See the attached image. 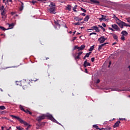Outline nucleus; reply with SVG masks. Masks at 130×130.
<instances>
[{"mask_svg":"<svg viewBox=\"0 0 130 130\" xmlns=\"http://www.w3.org/2000/svg\"><path fill=\"white\" fill-rule=\"evenodd\" d=\"M126 20H127V22H128V23H129V24H130L129 18H126Z\"/></svg>","mask_w":130,"mask_h":130,"instance_id":"47","label":"nucleus"},{"mask_svg":"<svg viewBox=\"0 0 130 130\" xmlns=\"http://www.w3.org/2000/svg\"><path fill=\"white\" fill-rule=\"evenodd\" d=\"M91 35H97V33H96V32H91L89 34V36H91Z\"/></svg>","mask_w":130,"mask_h":130,"instance_id":"40","label":"nucleus"},{"mask_svg":"<svg viewBox=\"0 0 130 130\" xmlns=\"http://www.w3.org/2000/svg\"><path fill=\"white\" fill-rule=\"evenodd\" d=\"M121 40H122L123 41H124L125 40V38H124V36H121Z\"/></svg>","mask_w":130,"mask_h":130,"instance_id":"38","label":"nucleus"},{"mask_svg":"<svg viewBox=\"0 0 130 130\" xmlns=\"http://www.w3.org/2000/svg\"><path fill=\"white\" fill-rule=\"evenodd\" d=\"M19 108L22 111H24V110H25V109H24V107L21 105H19Z\"/></svg>","mask_w":130,"mask_h":130,"instance_id":"26","label":"nucleus"},{"mask_svg":"<svg viewBox=\"0 0 130 130\" xmlns=\"http://www.w3.org/2000/svg\"><path fill=\"white\" fill-rule=\"evenodd\" d=\"M74 58L75 60H77V59L81 58V57H80V56L78 55H77V56H74Z\"/></svg>","mask_w":130,"mask_h":130,"instance_id":"37","label":"nucleus"},{"mask_svg":"<svg viewBox=\"0 0 130 130\" xmlns=\"http://www.w3.org/2000/svg\"><path fill=\"white\" fill-rule=\"evenodd\" d=\"M2 16H6V11L5 10H3V11L1 12Z\"/></svg>","mask_w":130,"mask_h":130,"instance_id":"31","label":"nucleus"},{"mask_svg":"<svg viewBox=\"0 0 130 130\" xmlns=\"http://www.w3.org/2000/svg\"><path fill=\"white\" fill-rule=\"evenodd\" d=\"M109 65H110V66H111V61H110V62H109Z\"/></svg>","mask_w":130,"mask_h":130,"instance_id":"62","label":"nucleus"},{"mask_svg":"<svg viewBox=\"0 0 130 130\" xmlns=\"http://www.w3.org/2000/svg\"><path fill=\"white\" fill-rule=\"evenodd\" d=\"M61 22L60 20H56L54 21V23H55V29H59L60 28V26H61Z\"/></svg>","mask_w":130,"mask_h":130,"instance_id":"5","label":"nucleus"},{"mask_svg":"<svg viewBox=\"0 0 130 130\" xmlns=\"http://www.w3.org/2000/svg\"><path fill=\"white\" fill-rule=\"evenodd\" d=\"M105 40H107V38H106L104 36H102L98 39V41L100 44H102L105 42Z\"/></svg>","mask_w":130,"mask_h":130,"instance_id":"8","label":"nucleus"},{"mask_svg":"<svg viewBox=\"0 0 130 130\" xmlns=\"http://www.w3.org/2000/svg\"><path fill=\"white\" fill-rule=\"evenodd\" d=\"M102 17H103V20H106V16L102 15Z\"/></svg>","mask_w":130,"mask_h":130,"instance_id":"43","label":"nucleus"},{"mask_svg":"<svg viewBox=\"0 0 130 130\" xmlns=\"http://www.w3.org/2000/svg\"><path fill=\"white\" fill-rule=\"evenodd\" d=\"M46 117H48L50 119V120H51L52 115L50 114H42L41 115L38 116L36 119V120L38 121V122H40L41 120H43V119H45Z\"/></svg>","mask_w":130,"mask_h":130,"instance_id":"1","label":"nucleus"},{"mask_svg":"<svg viewBox=\"0 0 130 130\" xmlns=\"http://www.w3.org/2000/svg\"><path fill=\"white\" fill-rule=\"evenodd\" d=\"M16 128H17V129H18V130H23V129H24V128H23L22 126H17Z\"/></svg>","mask_w":130,"mask_h":130,"instance_id":"30","label":"nucleus"},{"mask_svg":"<svg viewBox=\"0 0 130 130\" xmlns=\"http://www.w3.org/2000/svg\"><path fill=\"white\" fill-rule=\"evenodd\" d=\"M0 109L1 110H5V109H6V107H5L4 106H0Z\"/></svg>","mask_w":130,"mask_h":130,"instance_id":"34","label":"nucleus"},{"mask_svg":"<svg viewBox=\"0 0 130 130\" xmlns=\"http://www.w3.org/2000/svg\"><path fill=\"white\" fill-rule=\"evenodd\" d=\"M36 3V1H32V4L33 5H35Z\"/></svg>","mask_w":130,"mask_h":130,"instance_id":"56","label":"nucleus"},{"mask_svg":"<svg viewBox=\"0 0 130 130\" xmlns=\"http://www.w3.org/2000/svg\"><path fill=\"white\" fill-rule=\"evenodd\" d=\"M99 27H100L101 28H102L103 26L101 25H99Z\"/></svg>","mask_w":130,"mask_h":130,"instance_id":"64","label":"nucleus"},{"mask_svg":"<svg viewBox=\"0 0 130 130\" xmlns=\"http://www.w3.org/2000/svg\"><path fill=\"white\" fill-rule=\"evenodd\" d=\"M101 29H102V30H103L104 31H105V28H104L103 26L101 28Z\"/></svg>","mask_w":130,"mask_h":130,"instance_id":"58","label":"nucleus"},{"mask_svg":"<svg viewBox=\"0 0 130 130\" xmlns=\"http://www.w3.org/2000/svg\"><path fill=\"white\" fill-rule=\"evenodd\" d=\"M115 18H116V16H115V14L113 15V18L115 19Z\"/></svg>","mask_w":130,"mask_h":130,"instance_id":"59","label":"nucleus"},{"mask_svg":"<svg viewBox=\"0 0 130 130\" xmlns=\"http://www.w3.org/2000/svg\"><path fill=\"white\" fill-rule=\"evenodd\" d=\"M120 124V121H117L113 125L114 128H115V127H118Z\"/></svg>","mask_w":130,"mask_h":130,"instance_id":"14","label":"nucleus"},{"mask_svg":"<svg viewBox=\"0 0 130 130\" xmlns=\"http://www.w3.org/2000/svg\"><path fill=\"white\" fill-rule=\"evenodd\" d=\"M85 47H86V46H85V45H82L80 47L75 46L74 47L73 50H75L76 49H78V51H81V50H83L85 48Z\"/></svg>","mask_w":130,"mask_h":130,"instance_id":"7","label":"nucleus"},{"mask_svg":"<svg viewBox=\"0 0 130 130\" xmlns=\"http://www.w3.org/2000/svg\"><path fill=\"white\" fill-rule=\"evenodd\" d=\"M91 66V64L89 62H88V61L85 60L83 64V67L84 68H87V67H90Z\"/></svg>","mask_w":130,"mask_h":130,"instance_id":"12","label":"nucleus"},{"mask_svg":"<svg viewBox=\"0 0 130 130\" xmlns=\"http://www.w3.org/2000/svg\"><path fill=\"white\" fill-rule=\"evenodd\" d=\"M7 2H10V3H12L13 2L12 0H7Z\"/></svg>","mask_w":130,"mask_h":130,"instance_id":"61","label":"nucleus"},{"mask_svg":"<svg viewBox=\"0 0 130 130\" xmlns=\"http://www.w3.org/2000/svg\"><path fill=\"white\" fill-rule=\"evenodd\" d=\"M85 73H86V74H88V70H87V69H85Z\"/></svg>","mask_w":130,"mask_h":130,"instance_id":"54","label":"nucleus"},{"mask_svg":"<svg viewBox=\"0 0 130 130\" xmlns=\"http://www.w3.org/2000/svg\"><path fill=\"white\" fill-rule=\"evenodd\" d=\"M91 54V52H89L86 54L85 57H89L90 56V55Z\"/></svg>","mask_w":130,"mask_h":130,"instance_id":"36","label":"nucleus"},{"mask_svg":"<svg viewBox=\"0 0 130 130\" xmlns=\"http://www.w3.org/2000/svg\"><path fill=\"white\" fill-rule=\"evenodd\" d=\"M119 120H126L125 118H120Z\"/></svg>","mask_w":130,"mask_h":130,"instance_id":"44","label":"nucleus"},{"mask_svg":"<svg viewBox=\"0 0 130 130\" xmlns=\"http://www.w3.org/2000/svg\"><path fill=\"white\" fill-rule=\"evenodd\" d=\"M77 54L80 57V56H81V55H82V54H83V52H79V53H78Z\"/></svg>","mask_w":130,"mask_h":130,"instance_id":"42","label":"nucleus"},{"mask_svg":"<svg viewBox=\"0 0 130 130\" xmlns=\"http://www.w3.org/2000/svg\"><path fill=\"white\" fill-rule=\"evenodd\" d=\"M93 127H94V128H96V129L102 130V128H99V126H98V125H97L96 124L93 125Z\"/></svg>","mask_w":130,"mask_h":130,"instance_id":"23","label":"nucleus"},{"mask_svg":"<svg viewBox=\"0 0 130 130\" xmlns=\"http://www.w3.org/2000/svg\"><path fill=\"white\" fill-rule=\"evenodd\" d=\"M89 16L87 15L84 19V21H86V22H88V21L89 20Z\"/></svg>","mask_w":130,"mask_h":130,"instance_id":"27","label":"nucleus"},{"mask_svg":"<svg viewBox=\"0 0 130 130\" xmlns=\"http://www.w3.org/2000/svg\"><path fill=\"white\" fill-rule=\"evenodd\" d=\"M82 16H83V17H85V16H86V14L85 13H82Z\"/></svg>","mask_w":130,"mask_h":130,"instance_id":"57","label":"nucleus"},{"mask_svg":"<svg viewBox=\"0 0 130 130\" xmlns=\"http://www.w3.org/2000/svg\"><path fill=\"white\" fill-rule=\"evenodd\" d=\"M91 4H95V5H99L100 4V2L96 0H90Z\"/></svg>","mask_w":130,"mask_h":130,"instance_id":"15","label":"nucleus"},{"mask_svg":"<svg viewBox=\"0 0 130 130\" xmlns=\"http://www.w3.org/2000/svg\"><path fill=\"white\" fill-rule=\"evenodd\" d=\"M109 30H111V31H114V29H113V28H112L111 27H109Z\"/></svg>","mask_w":130,"mask_h":130,"instance_id":"51","label":"nucleus"},{"mask_svg":"<svg viewBox=\"0 0 130 130\" xmlns=\"http://www.w3.org/2000/svg\"><path fill=\"white\" fill-rule=\"evenodd\" d=\"M76 39H77V37H75L73 38V39L71 41L74 42V41H75V40H76Z\"/></svg>","mask_w":130,"mask_h":130,"instance_id":"45","label":"nucleus"},{"mask_svg":"<svg viewBox=\"0 0 130 130\" xmlns=\"http://www.w3.org/2000/svg\"><path fill=\"white\" fill-rule=\"evenodd\" d=\"M121 34H122V35L123 36H127V35H128V33L125 30H123L121 32Z\"/></svg>","mask_w":130,"mask_h":130,"instance_id":"17","label":"nucleus"},{"mask_svg":"<svg viewBox=\"0 0 130 130\" xmlns=\"http://www.w3.org/2000/svg\"><path fill=\"white\" fill-rule=\"evenodd\" d=\"M111 35L113 36L114 39H115V40H117L118 37H117V35H116L115 34H112L111 33Z\"/></svg>","mask_w":130,"mask_h":130,"instance_id":"18","label":"nucleus"},{"mask_svg":"<svg viewBox=\"0 0 130 130\" xmlns=\"http://www.w3.org/2000/svg\"><path fill=\"white\" fill-rule=\"evenodd\" d=\"M78 8V5H75L74 7L73 8V11L74 12H77V10H76Z\"/></svg>","mask_w":130,"mask_h":130,"instance_id":"35","label":"nucleus"},{"mask_svg":"<svg viewBox=\"0 0 130 130\" xmlns=\"http://www.w3.org/2000/svg\"><path fill=\"white\" fill-rule=\"evenodd\" d=\"M118 25L121 28V29L123 28V26H125V27H130V24H127L123 21H121V22L118 23Z\"/></svg>","mask_w":130,"mask_h":130,"instance_id":"6","label":"nucleus"},{"mask_svg":"<svg viewBox=\"0 0 130 130\" xmlns=\"http://www.w3.org/2000/svg\"><path fill=\"white\" fill-rule=\"evenodd\" d=\"M103 20H104V19H103V17H101V18H99V20H100V21H103Z\"/></svg>","mask_w":130,"mask_h":130,"instance_id":"52","label":"nucleus"},{"mask_svg":"<svg viewBox=\"0 0 130 130\" xmlns=\"http://www.w3.org/2000/svg\"><path fill=\"white\" fill-rule=\"evenodd\" d=\"M39 127H40V126H37L36 127L37 129H39Z\"/></svg>","mask_w":130,"mask_h":130,"instance_id":"60","label":"nucleus"},{"mask_svg":"<svg viewBox=\"0 0 130 130\" xmlns=\"http://www.w3.org/2000/svg\"><path fill=\"white\" fill-rule=\"evenodd\" d=\"M81 11H82V12H83V13H86L87 12V11L85 9H84L82 8H81Z\"/></svg>","mask_w":130,"mask_h":130,"instance_id":"41","label":"nucleus"},{"mask_svg":"<svg viewBox=\"0 0 130 130\" xmlns=\"http://www.w3.org/2000/svg\"><path fill=\"white\" fill-rule=\"evenodd\" d=\"M47 0H38V2H44V1L45 2Z\"/></svg>","mask_w":130,"mask_h":130,"instance_id":"55","label":"nucleus"},{"mask_svg":"<svg viewBox=\"0 0 130 130\" xmlns=\"http://www.w3.org/2000/svg\"><path fill=\"white\" fill-rule=\"evenodd\" d=\"M83 23H81L80 22H77V23H74V25H75L76 26H79V25H82Z\"/></svg>","mask_w":130,"mask_h":130,"instance_id":"28","label":"nucleus"},{"mask_svg":"<svg viewBox=\"0 0 130 130\" xmlns=\"http://www.w3.org/2000/svg\"><path fill=\"white\" fill-rule=\"evenodd\" d=\"M94 45L92 46L89 49V51H92L94 50Z\"/></svg>","mask_w":130,"mask_h":130,"instance_id":"33","label":"nucleus"},{"mask_svg":"<svg viewBox=\"0 0 130 130\" xmlns=\"http://www.w3.org/2000/svg\"><path fill=\"white\" fill-rule=\"evenodd\" d=\"M21 4V7L19 8L20 11H23V9H24V3L23 2H20Z\"/></svg>","mask_w":130,"mask_h":130,"instance_id":"22","label":"nucleus"},{"mask_svg":"<svg viewBox=\"0 0 130 130\" xmlns=\"http://www.w3.org/2000/svg\"><path fill=\"white\" fill-rule=\"evenodd\" d=\"M24 112H25V113H27V114H30V115H32V112H30V111H29L28 109L24 110Z\"/></svg>","mask_w":130,"mask_h":130,"instance_id":"19","label":"nucleus"},{"mask_svg":"<svg viewBox=\"0 0 130 130\" xmlns=\"http://www.w3.org/2000/svg\"><path fill=\"white\" fill-rule=\"evenodd\" d=\"M2 18L3 19V20H5L6 18H7V16L6 15H2Z\"/></svg>","mask_w":130,"mask_h":130,"instance_id":"39","label":"nucleus"},{"mask_svg":"<svg viewBox=\"0 0 130 130\" xmlns=\"http://www.w3.org/2000/svg\"><path fill=\"white\" fill-rule=\"evenodd\" d=\"M99 83H100V80L98 79L97 81H96V83L99 84Z\"/></svg>","mask_w":130,"mask_h":130,"instance_id":"53","label":"nucleus"},{"mask_svg":"<svg viewBox=\"0 0 130 130\" xmlns=\"http://www.w3.org/2000/svg\"><path fill=\"white\" fill-rule=\"evenodd\" d=\"M0 29H1V30H3V31H6V30H9V29H10V28L6 29V28H5V27H4V26H0Z\"/></svg>","mask_w":130,"mask_h":130,"instance_id":"24","label":"nucleus"},{"mask_svg":"<svg viewBox=\"0 0 130 130\" xmlns=\"http://www.w3.org/2000/svg\"><path fill=\"white\" fill-rule=\"evenodd\" d=\"M112 28H113V29H114L115 30H116V31H119V30H120L118 26L115 24H112Z\"/></svg>","mask_w":130,"mask_h":130,"instance_id":"10","label":"nucleus"},{"mask_svg":"<svg viewBox=\"0 0 130 130\" xmlns=\"http://www.w3.org/2000/svg\"><path fill=\"white\" fill-rule=\"evenodd\" d=\"M102 26H103V27H106V24H105V23H102Z\"/></svg>","mask_w":130,"mask_h":130,"instance_id":"50","label":"nucleus"},{"mask_svg":"<svg viewBox=\"0 0 130 130\" xmlns=\"http://www.w3.org/2000/svg\"><path fill=\"white\" fill-rule=\"evenodd\" d=\"M66 10H67L69 11V12H71L72 11V6L68 5L66 8Z\"/></svg>","mask_w":130,"mask_h":130,"instance_id":"16","label":"nucleus"},{"mask_svg":"<svg viewBox=\"0 0 130 130\" xmlns=\"http://www.w3.org/2000/svg\"><path fill=\"white\" fill-rule=\"evenodd\" d=\"M29 85L31 86V80H24L21 81V85L23 88V89L27 88Z\"/></svg>","mask_w":130,"mask_h":130,"instance_id":"2","label":"nucleus"},{"mask_svg":"<svg viewBox=\"0 0 130 130\" xmlns=\"http://www.w3.org/2000/svg\"><path fill=\"white\" fill-rule=\"evenodd\" d=\"M114 19V20H115L116 22H117V24H118V23H121V22H122V21L119 20V19L117 17H115V18Z\"/></svg>","mask_w":130,"mask_h":130,"instance_id":"20","label":"nucleus"},{"mask_svg":"<svg viewBox=\"0 0 130 130\" xmlns=\"http://www.w3.org/2000/svg\"><path fill=\"white\" fill-rule=\"evenodd\" d=\"M104 129V130H110L111 129V127H106L105 128H102V130Z\"/></svg>","mask_w":130,"mask_h":130,"instance_id":"29","label":"nucleus"},{"mask_svg":"<svg viewBox=\"0 0 130 130\" xmlns=\"http://www.w3.org/2000/svg\"><path fill=\"white\" fill-rule=\"evenodd\" d=\"M7 25H8L9 27V29H13L14 26V23H11V24L7 23Z\"/></svg>","mask_w":130,"mask_h":130,"instance_id":"21","label":"nucleus"},{"mask_svg":"<svg viewBox=\"0 0 130 130\" xmlns=\"http://www.w3.org/2000/svg\"><path fill=\"white\" fill-rule=\"evenodd\" d=\"M51 121H53V122H55L57 124H59V125H61V126H62V125H61V124H60V123L57 122V120H55V119H54L53 116H52V118L51 119Z\"/></svg>","mask_w":130,"mask_h":130,"instance_id":"13","label":"nucleus"},{"mask_svg":"<svg viewBox=\"0 0 130 130\" xmlns=\"http://www.w3.org/2000/svg\"><path fill=\"white\" fill-rule=\"evenodd\" d=\"M38 79H32L31 80L30 83H33V82H36L37 81H38Z\"/></svg>","mask_w":130,"mask_h":130,"instance_id":"32","label":"nucleus"},{"mask_svg":"<svg viewBox=\"0 0 130 130\" xmlns=\"http://www.w3.org/2000/svg\"><path fill=\"white\" fill-rule=\"evenodd\" d=\"M4 9H5V6H4V5H2V7H1V9L4 10Z\"/></svg>","mask_w":130,"mask_h":130,"instance_id":"49","label":"nucleus"},{"mask_svg":"<svg viewBox=\"0 0 130 130\" xmlns=\"http://www.w3.org/2000/svg\"><path fill=\"white\" fill-rule=\"evenodd\" d=\"M11 14H12V15H15V13H14V12H11Z\"/></svg>","mask_w":130,"mask_h":130,"instance_id":"63","label":"nucleus"},{"mask_svg":"<svg viewBox=\"0 0 130 130\" xmlns=\"http://www.w3.org/2000/svg\"><path fill=\"white\" fill-rule=\"evenodd\" d=\"M75 20H76V21H77L78 22L79 21H82V20H83V18H80L79 17H76V18H75Z\"/></svg>","mask_w":130,"mask_h":130,"instance_id":"25","label":"nucleus"},{"mask_svg":"<svg viewBox=\"0 0 130 130\" xmlns=\"http://www.w3.org/2000/svg\"><path fill=\"white\" fill-rule=\"evenodd\" d=\"M88 30H91L92 31H93V30H95V32H99V27L96 25H94L91 27L90 29H88Z\"/></svg>","mask_w":130,"mask_h":130,"instance_id":"9","label":"nucleus"},{"mask_svg":"<svg viewBox=\"0 0 130 130\" xmlns=\"http://www.w3.org/2000/svg\"><path fill=\"white\" fill-rule=\"evenodd\" d=\"M49 7H50V8L48 10V12H49L50 14H54V15H55V3L51 2Z\"/></svg>","mask_w":130,"mask_h":130,"instance_id":"3","label":"nucleus"},{"mask_svg":"<svg viewBox=\"0 0 130 130\" xmlns=\"http://www.w3.org/2000/svg\"><path fill=\"white\" fill-rule=\"evenodd\" d=\"M37 126H41V124L40 123V122H39V123H37L36 124Z\"/></svg>","mask_w":130,"mask_h":130,"instance_id":"46","label":"nucleus"},{"mask_svg":"<svg viewBox=\"0 0 130 130\" xmlns=\"http://www.w3.org/2000/svg\"><path fill=\"white\" fill-rule=\"evenodd\" d=\"M94 60H95V58L94 57L91 58V61H92V62H94Z\"/></svg>","mask_w":130,"mask_h":130,"instance_id":"48","label":"nucleus"},{"mask_svg":"<svg viewBox=\"0 0 130 130\" xmlns=\"http://www.w3.org/2000/svg\"><path fill=\"white\" fill-rule=\"evenodd\" d=\"M10 116L14 119H17L18 120V121H19V122H20V123H22L24 125H26V126L28 125V123H27L26 121H24V120H23V119H21L20 117L13 115H11Z\"/></svg>","mask_w":130,"mask_h":130,"instance_id":"4","label":"nucleus"},{"mask_svg":"<svg viewBox=\"0 0 130 130\" xmlns=\"http://www.w3.org/2000/svg\"><path fill=\"white\" fill-rule=\"evenodd\" d=\"M106 44H108V43H105L104 44H102L101 45H99L98 50L100 51L101 49H102V47L105 46Z\"/></svg>","mask_w":130,"mask_h":130,"instance_id":"11","label":"nucleus"}]
</instances>
